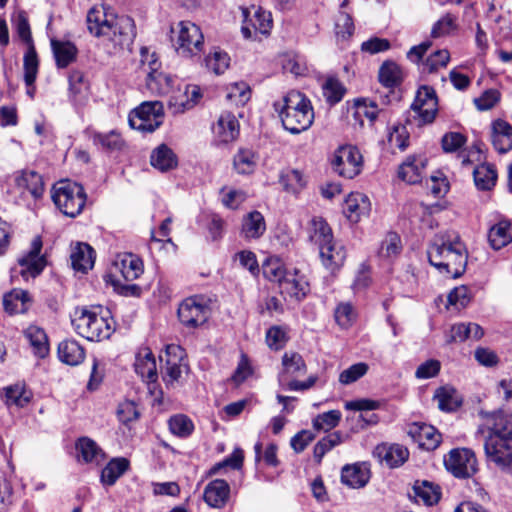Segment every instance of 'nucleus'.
I'll use <instances>...</instances> for the list:
<instances>
[{"instance_id": "1", "label": "nucleus", "mask_w": 512, "mask_h": 512, "mask_svg": "<svg viewBox=\"0 0 512 512\" xmlns=\"http://www.w3.org/2000/svg\"><path fill=\"white\" fill-rule=\"evenodd\" d=\"M87 27L96 37H106L121 48H129L136 36L134 20L117 16L105 5H95L87 13Z\"/></svg>"}, {"instance_id": "2", "label": "nucleus", "mask_w": 512, "mask_h": 512, "mask_svg": "<svg viewBox=\"0 0 512 512\" xmlns=\"http://www.w3.org/2000/svg\"><path fill=\"white\" fill-rule=\"evenodd\" d=\"M489 434L484 443L488 462L500 470H512V414L503 411L491 415Z\"/></svg>"}, {"instance_id": "3", "label": "nucleus", "mask_w": 512, "mask_h": 512, "mask_svg": "<svg viewBox=\"0 0 512 512\" xmlns=\"http://www.w3.org/2000/svg\"><path fill=\"white\" fill-rule=\"evenodd\" d=\"M429 263L450 278L460 277L466 269L467 250L458 237H436L427 250Z\"/></svg>"}, {"instance_id": "4", "label": "nucleus", "mask_w": 512, "mask_h": 512, "mask_svg": "<svg viewBox=\"0 0 512 512\" xmlns=\"http://www.w3.org/2000/svg\"><path fill=\"white\" fill-rule=\"evenodd\" d=\"M283 128L297 135L308 130L314 121V110L310 99L299 91H289L281 102L274 103Z\"/></svg>"}, {"instance_id": "5", "label": "nucleus", "mask_w": 512, "mask_h": 512, "mask_svg": "<svg viewBox=\"0 0 512 512\" xmlns=\"http://www.w3.org/2000/svg\"><path fill=\"white\" fill-rule=\"evenodd\" d=\"M71 323L76 333L89 341L108 339L114 332L109 311L103 312L99 306L77 307Z\"/></svg>"}, {"instance_id": "6", "label": "nucleus", "mask_w": 512, "mask_h": 512, "mask_svg": "<svg viewBox=\"0 0 512 512\" xmlns=\"http://www.w3.org/2000/svg\"><path fill=\"white\" fill-rule=\"evenodd\" d=\"M52 200L61 213L75 218L83 211L87 195L81 184L62 180L53 186Z\"/></svg>"}, {"instance_id": "7", "label": "nucleus", "mask_w": 512, "mask_h": 512, "mask_svg": "<svg viewBox=\"0 0 512 512\" xmlns=\"http://www.w3.org/2000/svg\"><path fill=\"white\" fill-rule=\"evenodd\" d=\"M170 41L178 55L190 58L201 53L204 37L196 24L180 21L170 27Z\"/></svg>"}, {"instance_id": "8", "label": "nucleus", "mask_w": 512, "mask_h": 512, "mask_svg": "<svg viewBox=\"0 0 512 512\" xmlns=\"http://www.w3.org/2000/svg\"><path fill=\"white\" fill-rule=\"evenodd\" d=\"M163 116V104L160 101H146L130 112L128 121L131 128L152 133L162 124Z\"/></svg>"}, {"instance_id": "9", "label": "nucleus", "mask_w": 512, "mask_h": 512, "mask_svg": "<svg viewBox=\"0 0 512 512\" xmlns=\"http://www.w3.org/2000/svg\"><path fill=\"white\" fill-rule=\"evenodd\" d=\"M331 167L340 177L353 179L362 171V154L356 146H340L335 150L331 158Z\"/></svg>"}, {"instance_id": "10", "label": "nucleus", "mask_w": 512, "mask_h": 512, "mask_svg": "<svg viewBox=\"0 0 512 512\" xmlns=\"http://www.w3.org/2000/svg\"><path fill=\"white\" fill-rule=\"evenodd\" d=\"M411 109L417 115L418 126L432 123L438 112V98L435 89L428 85L420 86Z\"/></svg>"}, {"instance_id": "11", "label": "nucleus", "mask_w": 512, "mask_h": 512, "mask_svg": "<svg viewBox=\"0 0 512 512\" xmlns=\"http://www.w3.org/2000/svg\"><path fill=\"white\" fill-rule=\"evenodd\" d=\"M444 465L457 478H469L477 472L475 453L468 448L452 449L444 458Z\"/></svg>"}, {"instance_id": "12", "label": "nucleus", "mask_w": 512, "mask_h": 512, "mask_svg": "<svg viewBox=\"0 0 512 512\" xmlns=\"http://www.w3.org/2000/svg\"><path fill=\"white\" fill-rule=\"evenodd\" d=\"M178 318L189 328H196L204 324L209 317V307L198 296L188 297L179 305Z\"/></svg>"}, {"instance_id": "13", "label": "nucleus", "mask_w": 512, "mask_h": 512, "mask_svg": "<svg viewBox=\"0 0 512 512\" xmlns=\"http://www.w3.org/2000/svg\"><path fill=\"white\" fill-rule=\"evenodd\" d=\"M42 246L41 237L36 236L31 242L30 249L18 259L20 274L24 279L35 278L44 270L47 261L44 255H40Z\"/></svg>"}, {"instance_id": "14", "label": "nucleus", "mask_w": 512, "mask_h": 512, "mask_svg": "<svg viewBox=\"0 0 512 512\" xmlns=\"http://www.w3.org/2000/svg\"><path fill=\"white\" fill-rule=\"evenodd\" d=\"M14 187L23 198L31 197L34 200L42 198L44 182L42 176L34 170H21L14 174Z\"/></svg>"}, {"instance_id": "15", "label": "nucleus", "mask_w": 512, "mask_h": 512, "mask_svg": "<svg viewBox=\"0 0 512 512\" xmlns=\"http://www.w3.org/2000/svg\"><path fill=\"white\" fill-rule=\"evenodd\" d=\"M373 456L389 468L402 466L409 458V450L398 443H381L373 450Z\"/></svg>"}, {"instance_id": "16", "label": "nucleus", "mask_w": 512, "mask_h": 512, "mask_svg": "<svg viewBox=\"0 0 512 512\" xmlns=\"http://www.w3.org/2000/svg\"><path fill=\"white\" fill-rule=\"evenodd\" d=\"M280 292L285 298L295 301H302L308 294L310 288L306 277L297 269L288 271L280 281Z\"/></svg>"}, {"instance_id": "17", "label": "nucleus", "mask_w": 512, "mask_h": 512, "mask_svg": "<svg viewBox=\"0 0 512 512\" xmlns=\"http://www.w3.org/2000/svg\"><path fill=\"white\" fill-rule=\"evenodd\" d=\"M370 468L365 462L346 464L341 470V482L353 489H360L370 480Z\"/></svg>"}, {"instance_id": "18", "label": "nucleus", "mask_w": 512, "mask_h": 512, "mask_svg": "<svg viewBox=\"0 0 512 512\" xmlns=\"http://www.w3.org/2000/svg\"><path fill=\"white\" fill-rule=\"evenodd\" d=\"M244 23L241 27V32L244 38L249 39L252 36L259 32L261 34H268L272 27V18L269 12L263 11L261 8H258L254 11L253 18L248 20V11L244 10Z\"/></svg>"}, {"instance_id": "19", "label": "nucleus", "mask_w": 512, "mask_h": 512, "mask_svg": "<svg viewBox=\"0 0 512 512\" xmlns=\"http://www.w3.org/2000/svg\"><path fill=\"white\" fill-rule=\"evenodd\" d=\"M230 486L223 479H215L209 482L203 493V498L209 507L221 509L229 500Z\"/></svg>"}, {"instance_id": "20", "label": "nucleus", "mask_w": 512, "mask_h": 512, "mask_svg": "<svg viewBox=\"0 0 512 512\" xmlns=\"http://www.w3.org/2000/svg\"><path fill=\"white\" fill-rule=\"evenodd\" d=\"M283 371L279 374L278 381L285 385L288 377L297 378L307 372V365L302 355L295 351H286L282 356Z\"/></svg>"}, {"instance_id": "21", "label": "nucleus", "mask_w": 512, "mask_h": 512, "mask_svg": "<svg viewBox=\"0 0 512 512\" xmlns=\"http://www.w3.org/2000/svg\"><path fill=\"white\" fill-rule=\"evenodd\" d=\"M491 142L494 149L505 154L512 149V125L503 120L496 119L491 124Z\"/></svg>"}, {"instance_id": "22", "label": "nucleus", "mask_w": 512, "mask_h": 512, "mask_svg": "<svg viewBox=\"0 0 512 512\" xmlns=\"http://www.w3.org/2000/svg\"><path fill=\"white\" fill-rule=\"evenodd\" d=\"M77 456L84 463L100 466L106 459L105 452L89 437H81L75 444Z\"/></svg>"}, {"instance_id": "23", "label": "nucleus", "mask_w": 512, "mask_h": 512, "mask_svg": "<svg viewBox=\"0 0 512 512\" xmlns=\"http://www.w3.org/2000/svg\"><path fill=\"white\" fill-rule=\"evenodd\" d=\"M50 45L58 69H65L77 60L79 51L73 42L53 38Z\"/></svg>"}, {"instance_id": "24", "label": "nucleus", "mask_w": 512, "mask_h": 512, "mask_svg": "<svg viewBox=\"0 0 512 512\" xmlns=\"http://www.w3.org/2000/svg\"><path fill=\"white\" fill-rule=\"evenodd\" d=\"M343 211L352 222H358L362 216H368L371 211L369 198L362 193H351L345 200Z\"/></svg>"}, {"instance_id": "25", "label": "nucleus", "mask_w": 512, "mask_h": 512, "mask_svg": "<svg viewBox=\"0 0 512 512\" xmlns=\"http://www.w3.org/2000/svg\"><path fill=\"white\" fill-rule=\"evenodd\" d=\"M320 258L323 265L334 272L338 270L346 259V251L344 246L336 244L334 239L329 244L318 246Z\"/></svg>"}, {"instance_id": "26", "label": "nucleus", "mask_w": 512, "mask_h": 512, "mask_svg": "<svg viewBox=\"0 0 512 512\" xmlns=\"http://www.w3.org/2000/svg\"><path fill=\"white\" fill-rule=\"evenodd\" d=\"M135 372L142 379L153 382L157 378L156 360L152 351L148 347L140 348L136 354L134 362Z\"/></svg>"}, {"instance_id": "27", "label": "nucleus", "mask_w": 512, "mask_h": 512, "mask_svg": "<svg viewBox=\"0 0 512 512\" xmlns=\"http://www.w3.org/2000/svg\"><path fill=\"white\" fill-rule=\"evenodd\" d=\"M409 434L416 437L419 446L428 451L436 449L441 443V434L433 426L427 424H414L410 428Z\"/></svg>"}, {"instance_id": "28", "label": "nucleus", "mask_w": 512, "mask_h": 512, "mask_svg": "<svg viewBox=\"0 0 512 512\" xmlns=\"http://www.w3.org/2000/svg\"><path fill=\"white\" fill-rule=\"evenodd\" d=\"M488 241L494 250H500L512 242V222L501 219L488 231Z\"/></svg>"}, {"instance_id": "29", "label": "nucleus", "mask_w": 512, "mask_h": 512, "mask_svg": "<svg viewBox=\"0 0 512 512\" xmlns=\"http://www.w3.org/2000/svg\"><path fill=\"white\" fill-rule=\"evenodd\" d=\"M57 353L59 360L70 366L79 365L85 358L84 348L73 339L61 341Z\"/></svg>"}, {"instance_id": "30", "label": "nucleus", "mask_w": 512, "mask_h": 512, "mask_svg": "<svg viewBox=\"0 0 512 512\" xmlns=\"http://www.w3.org/2000/svg\"><path fill=\"white\" fill-rule=\"evenodd\" d=\"M150 164L161 172H167L177 167L178 159L170 147L160 144L151 152Z\"/></svg>"}, {"instance_id": "31", "label": "nucleus", "mask_w": 512, "mask_h": 512, "mask_svg": "<svg viewBox=\"0 0 512 512\" xmlns=\"http://www.w3.org/2000/svg\"><path fill=\"white\" fill-rule=\"evenodd\" d=\"M24 336L29 342L35 356L45 358L48 355L49 342L44 329L36 325H30L24 330Z\"/></svg>"}, {"instance_id": "32", "label": "nucleus", "mask_w": 512, "mask_h": 512, "mask_svg": "<svg viewBox=\"0 0 512 512\" xmlns=\"http://www.w3.org/2000/svg\"><path fill=\"white\" fill-rule=\"evenodd\" d=\"M424 168L425 162L423 159L416 156H408L399 166L398 177L409 184L419 183L421 182Z\"/></svg>"}, {"instance_id": "33", "label": "nucleus", "mask_w": 512, "mask_h": 512, "mask_svg": "<svg viewBox=\"0 0 512 512\" xmlns=\"http://www.w3.org/2000/svg\"><path fill=\"white\" fill-rule=\"evenodd\" d=\"M129 465V460L124 457L111 459L101 471L100 482L104 486H113L129 469Z\"/></svg>"}, {"instance_id": "34", "label": "nucleus", "mask_w": 512, "mask_h": 512, "mask_svg": "<svg viewBox=\"0 0 512 512\" xmlns=\"http://www.w3.org/2000/svg\"><path fill=\"white\" fill-rule=\"evenodd\" d=\"M166 362L164 366V380L167 382L177 381L182 374L181 359L182 350L177 345H170L166 348Z\"/></svg>"}, {"instance_id": "35", "label": "nucleus", "mask_w": 512, "mask_h": 512, "mask_svg": "<svg viewBox=\"0 0 512 512\" xmlns=\"http://www.w3.org/2000/svg\"><path fill=\"white\" fill-rule=\"evenodd\" d=\"M214 130L222 142L229 143L239 134L238 120L232 113L223 112L220 115Z\"/></svg>"}, {"instance_id": "36", "label": "nucleus", "mask_w": 512, "mask_h": 512, "mask_svg": "<svg viewBox=\"0 0 512 512\" xmlns=\"http://www.w3.org/2000/svg\"><path fill=\"white\" fill-rule=\"evenodd\" d=\"M266 231L264 216L259 211H252L244 216L241 233L246 239H258Z\"/></svg>"}, {"instance_id": "37", "label": "nucleus", "mask_w": 512, "mask_h": 512, "mask_svg": "<svg viewBox=\"0 0 512 512\" xmlns=\"http://www.w3.org/2000/svg\"><path fill=\"white\" fill-rule=\"evenodd\" d=\"M95 261V251L86 243H79L71 254V264L76 271L86 273L92 269Z\"/></svg>"}, {"instance_id": "38", "label": "nucleus", "mask_w": 512, "mask_h": 512, "mask_svg": "<svg viewBox=\"0 0 512 512\" xmlns=\"http://www.w3.org/2000/svg\"><path fill=\"white\" fill-rule=\"evenodd\" d=\"M173 78L169 75L160 71L159 69H152L148 71L146 77L147 89L156 95H166L172 90Z\"/></svg>"}, {"instance_id": "39", "label": "nucleus", "mask_w": 512, "mask_h": 512, "mask_svg": "<svg viewBox=\"0 0 512 512\" xmlns=\"http://www.w3.org/2000/svg\"><path fill=\"white\" fill-rule=\"evenodd\" d=\"M434 399L438 402V408L444 412H453L462 405V399L452 386L438 388L435 391Z\"/></svg>"}, {"instance_id": "40", "label": "nucleus", "mask_w": 512, "mask_h": 512, "mask_svg": "<svg viewBox=\"0 0 512 512\" xmlns=\"http://www.w3.org/2000/svg\"><path fill=\"white\" fill-rule=\"evenodd\" d=\"M116 269L126 281H134L143 273V262L133 254L124 255L120 261L115 263Z\"/></svg>"}, {"instance_id": "41", "label": "nucleus", "mask_w": 512, "mask_h": 512, "mask_svg": "<svg viewBox=\"0 0 512 512\" xmlns=\"http://www.w3.org/2000/svg\"><path fill=\"white\" fill-rule=\"evenodd\" d=\"M378 79L386 88L399 86L403 81L402 69L396 62L387 60L379 68Z\"/></svg>"}, {"instance_id": "42", "label": "nucleus", "mask_w": 512, "mask_h": 512, "mask_svg": "<svg viewBox=\"0 0 512 512\" xmlns=\"http://www.w3.org/2000/svg\"><path fill=\"white\" fill-rule=\"evenodd\" d=\"M484 335L483 328L477 323H457L451 327V341L464 342L468 339L479 340Z\"/></svg>"}, {"instance_id": "43", "label": "nucleus", "mask_w": 512, "mask_h": 512, "mask_svg": "<svg viewBox=\"0 0 512 512\" xmlns=\"http://www.w3.org/2000/svg\"><path fill=\"white\" fill-rule=\"evenodd\" d=\"M29 294L23 290H13L3 297L4 310L9 314L25 313L28 309Z\"/></svg>"}, {"instance_id": "44", "label": "nucleus", "mask_w": 512, "mask_h": 512, "mask_svg": "<svg viewBox=\"0 0 512 512\" xmlns=\"http://www.w3.org/2000/svg\"><path fill=\"white\" fill-rule=\"evenodd\" d=\"M474 182L480 190H490L497 181V171L493 165L481 164L473 170Z\"/></svg>"}, {"instance_id": "45", "label": "nucleus", "mask_w": 512, "mask_h": 512, "mask_svg": "<svg viewBox=\"0 0 512 512\" xmlns=\"http://www.w3.org/2000/svg\"><path fill=\"white\" fill-rule=\"evenodd\" d=\"M16 31L19 38L26 44L27 48L24 57L34 55V59H38V54L33 43L30 24L24 12H20L16 19Z\"/></svg>"}, {"instance_id": "46", "label": "nucleus", "mask_w": 512, "mask_h": 512, "mask_svg": "<svg viewBox=\"0 0 512 512\" xmlns=\"http://www.w3.org/2000/svg\"><path fill=\"white\" fill-rule=\"evenodd\" d=\"M280 183L285 191L298 195L306 187L307 179L300 170L291 169L281 175Z\"/></svg>"}, {"instance_id": "47", "label": "nucleus", "mask_w": 512, "mask_h": 512, "mask_svg": "<svg viewBox=\"0 0 512 512\" xmlns=\"http://www.w3.org/2000/svg\"><path fill=\"white\" fill-rule=\"evenodd\" d=\"M310 239L318 246L329 244L334 239L332 229L322 217L312 218Z\"/></svg>"}, {"instance_id": "48", "label": "nucleus", "mask_w": 512, "mask_h": 512, "mask_svg": "<svg viewBox=\"0 0 512 512\" xmlns=\"http://www.w3.org/2000/svg\"><path fill=\"white\" fill-rule=\"evenodd\" d=\"M31 397V392L22 384H15L5 388V403L8 406L14 405L22 408L29 403Z\"/></svg>"}, {"instance_id": "49", "label": "nucleus", "mask_w": 512, "mask_h": 512, "mask_svg": "<svg viewBox=\"0 0 512 512\" xmlns=\"http://www.w3.org/2000/svg\"><path fill=\"white\" fill-rule=\"evenodd\" d=\"M24 82L27 86L26 94L33 99L35 95V81L39 70V59H34V55L23 57Z\"/></svg>"}, {"instance_id": "50", "label": "nucleus", "mask_w": 512, "mask_h": 512, "mask_svg": "<svg viewBox=\"0 0 512 512\" xmlns=\"http://www.w3.org/2000/svg\"><path fill=\"white\" fill-rule=\"evenodd\" d=\"M413 491L414 496L427 506L436 504L440 499L439 487L428 481L421 483L417 481L413 486Z\"/></svg>"}, {"instance_id": "51", "label": "nucleus", "mask_w": 512, "mask_h": 512, "mask_svg": "<svg viewBox=\"0 0 512 512\" xmlns=\"http://www.w3.org/2000/svg\"><path fill=\"white\" fill-rule=\"evenodd\" d=\"M322 91L326 102L335 105L343 99L346 88L337 78L328 77L322 85Z\"/></svg>"}, {"instance_id": "52", "label": "nucleus", "mask_w": 512, "mask_h": 512, "mask_svg": "<svg viewBox=\"0 0 512 512\" xmlns=\"http://www.w3.org/2000/svg\"><path fill=\"white\" fill-rule=\"evenodd\" d=\"M168 426L170 432L180 438H186L194 431L192 420L184 414L171 416L168 420Z\"/></svg>"}, {"instance_id": "53", "label": "nucleus", "mask_w": 512, "mask_h": 512, "mask_svg": "<svg viewBox=\"0 0 512 512\" xmlns=\"http://www.w3.org/2000/svg\"><path fill=\"white\" fill-rule=\"evenodd\" d=\"M92 140L96 146L107 151L121 150L124 145L122 137L115 131H110L109 133H94Z\"/></svg>"}, {"instance_id": "54", "label": "nucleus", "mask_w": 512, "mask_h": 512, "mask_svg": "<svg viewBox=\"0 0 512 512\" xmlns=\"http://www.w3.org/2000/svg\"><path fill=\"white\" fill-rule=\"evenodd\" d=\"M357 315V311L351 302H340L334 310L335 321L344 329L353 325Z\"/></svg>"}, {"instance_id": "55", "label": "nucleus", "mask_w": 512, "mask_h": 512, "mask_svg": "<svg viewBox=\"0 0 512 512\" xmlns=\"http://www.w3.org/2000/svg\"><path fill=\"white\" fill-rule=\"evenodd\" d=\"M342 442L340 432H333L319 440L313 449L314 460L319 464L327 452Z\"/></svg>"}, {"instance_id": "56", "label": "nucleus", "mask_w": 512, "mask_h": 512, "mask_svg": "<svg viewBox=\"0 0 512 512\" xmlns=\"http://www.w3.org/2000/svg\"><path fill=\"white\" fill-rule=\"evenodd\" d=\"M233 164L237 173L250 174L256 168V156L251 150H239L234 156Z\"/></svg>"}, {"instance_id": "57", "label": "nucleus", "mask_w": 512, "mask_h": 512, "mask_svg": "<svg viewBox=\"0 0 512 512\" xmlns=\"http://www.w3.org/2000/svg\"><path fill=\"white\" fill-rule=\"evenodd\" d=\"M230 65V57L226 52L215 50L205 58V66L216 75L223 74Z\"/></svg>"}, {"instance_id": "58", "label": "nucleus", "mask_w": 512, "mask_h": 512, "mask_svg": "<svg viewBox=\"0 0 512 512\" xmlns=\"http://www.w3.org/2000/svg\"><path fill=\"white\" fill-rule=\"evenodd\" d=\"M356 111L354 114V117L356 119L360 120V124L363 125L362 117H366L371 124L375 122L377 119L379 113L382 112V110L378 109V106L375 102H367L366 99H357L355 101Z\"/></svg>"}, {"instance_id": "59", "label": "nucleus", "mask_w": 512, "mask_h": 512, "mask_svg": "<svg viewBox=\"0 0 512 512\" xmlns=\"http://www.w3.org/2000/svg\"><path fill=\"white\" fill-rule=\"evenodd\" d=\"M289 340L288 331L282 326H272L266 332V343L272 350L282 349Z\"/></svg>"}, {"instance_id": "60", "label": "nucleus", "mask_w": 512, "mask_h": 512, "mask_svg": "<svg viewBox=\"0 0 512 512\" xmlns=\"http://www.w3.org/2000/svg\"><path fill=\"white\" fill-rule=\"evenodd\" d=\"M369 370V366L365 362H358L347 369L343 370L339 375V382L342 385H349L362 378Z\"/></svg>"}, {"instance_id": "61", "label": "nucleus", "mask_w": 512, "mask_h": 512, "mask_svg": "<svg viewBox=\"0 0 512 512\" xmlns=\"http://www.w3.org/2000/svg\"><path fill=\"white\" fill-rule=\"evenodd\" d=\"M402 244L400 236L397 233H388L386 238L382 241L379 254L382 257L391 258L400 254Z\"/></svg>"}, {"instance_id": "62", "label": "nucleus", "mask_w": 512, "mask_h": 512, "mask_svg": "<svg viewBox=\"0 0 512 512\" xmlns=\"http://www.w3.org/2000/svg\"><path fill=\"white\" fill-rule=\"evenodd\" d=\"M264 277L272 282H277L280 285V281L286 276L287 272L281 262L277 259H269L264 262L263 266Z\"/></svg>"}, {"instance_id": "63", "label": "nucleus", "mask_w": 512, "mask_h": 512, "mask_svg": "<svg viewBox=\"0 0 512 512\" xmlns=\"http://www.w3.org/2000/svg\"><path fill=\"white\" fill-rule=\"evenodd\" d=\"M341 419V412L339 410H330L319 414L313 420V427L316 430H330L336 427Z\"/></svg>"}, {"instance_id": "64", "label": "nucleus", "mask_w": 512, "mask_h": 512, "mask_svg": "<svg viewBox=\"0 0 512 512\" xmlns=\"http://www.w3.org/2000/svg\"><path fill=\"white\" fill-rule=\"evenodd\" d=\"M450 60L448 50H437L432 53L424 62V70L428 73H433L441 67H445Z\"/></svg>"}]
</instances>
